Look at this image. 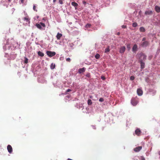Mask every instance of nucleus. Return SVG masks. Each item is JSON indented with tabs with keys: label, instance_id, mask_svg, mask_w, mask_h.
Masks as SVG:
<instances>
[{
	"label": "nucleus",
	"instance_id": "14",
	"mask_svg": "<svg viewBox=\"0 0 160 160\" xmlns=\"http://www.w3.org/2000/svg\"><path fill=\"white\" fill-rule=\"evenodd\" d=\"M155 11L158 13L160 12V7L158 6H156L155 7Z\"/></svg>",
	"mask_w": 160,
	"mask_h": 160
},
{
	"label": "nucleus",
	"instance_id": "10",
	"mask_svg": "<svg viewBox=\"0 0 160 160\" xmlns=\"http://www.w3.org/2000/svg\"><path fill=\"white\" fill-rule=\"evenodd\" d=\"M138 50V46L137 45L135 44H134L132 48V51L134 52H136Z\"/></svg>",
	"mask_w": 160,
	"mask_h": 160
},
{
	"label": "nucleus",
	"instance_id": "1",
	"mask_svg": "<svg viewBox=\"0 0 160 160\" xmlns=\"http://www.w3.org/2000/svg\"><path fill=\"white\" fill-rule=\"evenodd\" d=\"M35 26L41 30L43 29L42 27H45L46 26L45 24L42 22H40L39 23H36L35 25Z\"/></svg>",
	"mask_w": 160,
	"mask_h": 160
},
{
	"label": "nucleus",
	"instance_id": "31",
	"mask_svg": "<svg viewBox=\"0 0 160 160\" xmlns=\"http://www.w3.org/2000/svg\"><path fill=\"white\" fill-rule=\"evenodd\" d=\"M91 25L90 24H88L86 25V27L87 28H88L90 27L91 26Z\"/></svg>",
	"mask_w": 160,
	"mask_h": 160
},
{
	"label": "nucleus",
	"instance_id": "32",
	"mask_svg": "<svg viewBox=\"0 0 160 160\" xmlns=\"http://www.w3.org/2000/svg\"><path fill=\"white\" fill-rule=\"evenodd\" d=\"M99 101L100 102H102L104 101V99L102 98H100L99 99Z\"/></svg>",
	"mask_w": 160,
	"mask_h": 160
},
{
	"label": "nucleus",
	"instance_id": "19",
	"mask_svg": "<svg viewBox=\"0 0 160 160\" xmlns=\"http://www.w3.org/2000/svg\"><path fill=\"white\" fill-rule=\"evenodd\" d=\"M139 30L141 32H144L145 31V29L144 27H141L139 28Z\"/></svg>",
	"mask_w": 160,
	"mask_h": 160
},
{
	"label": "nucleus",
	"instance_id": "4",
	"mask_svg": "<svg viewBox=\"0 0 160 160\" xmlns=\"http://www.w3.org/2000/svg\"><path fill=\"white\" fill-rule=\"evenodd\" d=\"M131 103L134 106H136L138 103V101L135 98H132L131 100Z\"/></svg>",
	"mask_w": 160,
	"mask_h": 160
},
{
	"label": "nucleus",
	"instance_id": "7",
	"mask_svg": "<svg viewBox=\"0 0 160 160\" xmlns=\"http://www.w3.org/2000/svg\"><path fill=\"white\" fill-rule=\"evenodd\" d=\"M142 146H138L134 148V151L136 152H138L140 151L142 149Z\"/></svg>",
	"mask_w": 160,
	"mask_h": 160
},
{
	"label": "nucleus",
	"instance_id": "41",
	"mask_svg": "<svg viewBox=\"0 0 160 160\" xmlns=\"http://www.w3.org/2000/svg\"><path fill=\"white\" fill-rule=\"evenodd\" d=\"M82 2H83V4H85L86 3V2L84 1H83Z\"/></svg>",
	"mask_w": 160,
	"mask_h": 160
},
{
	"label": "nucleus",
	"instance_id": "44",
	"mask_svg": "<svg viewBox=\"0 0 160 160\" xmlns=\"http://www.w3.org/2000/svg\"><path fill=\"white\" fill-rule=\"evenodd\" d=\"M56 1V0H53V2H55Z\"/></svg>",
	"mask_w": 160,
	"mask_h": 160
},
{
	"label": "nucleus",
	"instance_id": "28",
	"mask_svg": "<svg viewBox=\"0 0 160 160\" xmlns=\"http://www.w3.org/2000/svg\"><path fill=\"white\" fill-rule=\"evenodd\" d=\"M36 6H35V5H33V9L34 11H36V12H37V10L36 9Z\"/></svg>",
	"mask_w": 160,
	"mask_h": 160
},
{
	"label": "nucleus",
	"instance_id": "20",
	"mask_svg": "<svg viewBox=\"0 0 160 160\" xmlns=\"http://www.w3.org/2000/svg\"><path fill=\"white\" fill-rule=\"evenodd\" d=\"M72 5L74 6V7H77L78 6V3H76L75 2H72Z\"/></svg>",
	"mask_w": 160,
	"mask_h": 160
},
{
	"label": "nucleus",
	"instance_id": "34",
	"mask_svg": "<svg viewBox=\"0 0 160 160\" xmlns=\"http://www.w3.org/2000/svg\"><path fill=\"white\" fill-rule=\"evenodd\" d=\"M86 77H88V78H89V77H90V74L89 73L87 74L86 75Z\"/></svg>",
	"mask_w": 160,
	"mask_h": 160
},
{
	"label": "nucleus",
	"instance_id": "40",
	"mask_svg": "<svg viewBox=\"0 0 160 160\" xmlns=\"http://www.w3.org/2000/svg\"><path fill=\"white\" fill-rule=\"evenodd\" d=\"M146 39V38H143L142 39V41H145Z\"/></svg>",
	"mask_w": 160,
	"mask_h": 160
},
{
	"label": "nucleus",
	"instance_id": "21",
	"mask_svg": "<svg viewBox=\"0 0 160 160\" xmlns=\"http://www.w3.org/2000/svg\"><path fill=\"white\" fill-rule=\"evenodd\" d=\"M55 68V64L53 63H52L51 64L50 68L51 69H52Z\"/></svg>",
	"mask_w": 160,
	"mask_h": 160
},
{
	"label": "nucleus",
	"instance_id": "11",
	"mask_svg": "<svg viewBox=\"0 0 160 160\" xmlns=\"http://www.w3.org/2000/svg\"><path fill=\"white\" fill-rule=\"evenodd\" d=\"M86 70V68H80L78 70V72L80 73H82L85 72Z\"/></svg>",
	"mask_w": 160,
	"mask_h": 160
},
{
	"label": "nucleus",
	"instance_id": "24",
	"mask_svg": "<svg viewBox=\"0 0 160 160\" xmlns=\"http://www.w3.org/2000/svg\"><path fill=\"white\" fill-rule=\"evenodd\" d=\"M100 55L98 54L97 53L95 56V58L96 59H98L100 58Z\"/></svg>",
	"mask_w": 160,
	"mask_h": 160
},
{
	"label": "nucleus",
	"instance_id": "35",
	"mask_svg": "<svg viewBox=\"0 0 160 160\" xmlns=\"http://www.w3.org/2000/svg\"><path fill=\"white\" fill-rule=\"evenodd\" d=\"M122 28H126L127 26H126V25H122Z\"/></svg>",
	"mask_w": 160,
	"mask_h": 160
},
{
	"label": "nucleus",
	"instance_id": "13",
	"mask_svg": "<svg viewBox=\"0 0 160 160\" xmlns=\"http://www.w3.org/2000/svg\"><path fill=\"white\" fill-rule=\"evenodd\" d=\"M149 44V42L147 41L143 42L142 44V46L143 47H146Z\"/></svg>",
	"mask_w": 160,
	"mask_h": 160
},
{
	"label": "nucleus",
	"instance_id": "25",
	"mask_svg": "<svg viewBox=\"0 0 160 160\" xmlns=\"http://www.w3.org/2000/svg\"><path fill=\"white\" fill-rule=\"evenodd\" d=\"M137 23L136 22H134L132 23V26L133 27H136L137 26Z\"/></svg>",
	"mask_w": 160,
	"mask_h": 160
},
{
	"label": "nucleus",
	"instance_id": "37",
	"mask_svg": "<svg viewBox=\"0 0 160 160\" xmlns=\"http://www.w3.org/2000/svg\"><path fill=\"white\" fill-rule=\"evenodd\" d=\"M92 128H93V129H96V126H95V125H92Z\"/></svg>",
	"mask_w": 160,
	"mask_h": 160
},
{
	"label": "nucleus",
	"instance_id": "18",
	"mask_svg": "<svg viewBox=\"0 0 160 160\" xmlns=\"http://www.w3.org/2000/svg\"><path fill=\"white\" fill-rule=\"evenodd\" d=\"M38 55L41 57H43L44 56V54L40 51L38 52Z\"/></svg>",
	"mask_w": 160,
	"mask_h": 160
},
{
	"label": "nucleus",
	"instance_id": "9",
	"mask_svg": "<svg viewBox=\"0 0 160 160\" xmlns=\"http://www.w3.org/2000/svg\"><path fill=\"white\" fill-rule=\"evenodd\" d=\"M126 49L125 46H122L121 47L120 49L119 52L121 53H123L124 52Z\"/></svg>",
	"mask_w": 160,
	"mask_h": 160
},
{
	"label": "nucleus",
	"instance_id": "33",
	"mask_svg": "<svg viewBox=\"0 0 160 160\" xmlns=\"http://www.w3.org/2000/svg\"><path fill=\"white\" fill-rule=\"evenodd\" d=\"M66 60L67 62H70L71 61V59L70 58H68L66 59Z\"/></svg>",
	"mask_w": 160,
	"mask_h": 160
},
{
	"label": "nucleus",
	"instance_id": "38",
	"mask_svg": "<svg viewBox=\"0 0 160 160\" xmlns=\"http://www.w3.org/2000/svg\"><path fill=\"white\" fill-rule=\"evenodd\" d=\"M141 160H145V158L143 157H141Z\"/></svg>",
	"mask_w": 160,
	"mask_h": 160
},
{
	"label": "nucleus",
	"instance_id": "39",
	"mask_svg": "<svg viewBox=\"0 0 160 160\" xmlns=\"http://www.w3.org/2000/svg\"><path fill=\"white\" fill-rule=\"evenodd\" d=\"M71 91V90L70 89H68L67 90V92H69Z\"/></svg>",
	"mask_w": 160,
	"mask_h": 160
},
{
	"label": "nucleus",
	"instance_id": "22",
	"mask_svg": "<svg viewBox=\"0 0 160 160\" xmlns=\"http://www.w3.org/2000/svg\"><path fill=\"white\" fill-rule=\"evenodd\" d=\"M88 105H91L92 104V102L90 99H89L88 101Z\"/></svg>",
	"mask_w": 160,
	"mask_h": 160
},
{
	"label": "nucleus",
	"instance_id": "3",
	"mask_svg": "<svg viewBox=\"0 0 160 160\" xmlns=\"http://www.w3.org/2000/svg\"><path fill=\"white\" fill-rule=\"evenodd\" d=\"M140 57L139 58V61L140 60H142L143 61V60H144L146 59V55L143 53H141L140 54Z\"/></svg>",
	"mask_w": 160,
	"mask_h": 160
},
{
	"label": "nucleus",
	"instance_id": "16",
	"mask_svg": "<svg viewBox=\"0 0 160 160\" xmlns=\"http://www.w3.org/2000/svg\"><path fill=\"white\" fill-rule=\"evenodd\" d=\"M141 64V67L142 69H143L144 68L145 63L142 60H140L139 61Z\"/></svg>",
	"mask_w": 160,
	"mask_h": 160
},
{
	"label": "nucleus",
	"instance_id": "29",
	"mask_svg": "<svg viewBox=\"0 0 160 160\" xmlns=\"http://www.w3.org/2000/svg\"><path fill=\"white\" fill-rule=\"evenodd\" d=\"M135 79V78L133 76H131L130 77V79L131 80H133L134 79Z\"/></svg>",
	"mask_w": 160,
	"mask_h": 160
},
{
	"label": "nucleus",
	"instance_id": "5",
	"mask_svg": "<svg viewBox=\"0 0 160 160\" xmlns=\"http://www.w3.org/2000/svg\"><path fill=\"white\" fill-rule=\"evenodd\" d=\"M135 132L137 136H139L141 134V132L139 128H137L135 130Z\"/></svg>",
	"mask_w": 160,
	"mask_h": 160
},
{
	"label": "nucleus",
	"instance_id": "43",
	"mask_svg": "<svg viewBox=\"0 0 160 160\" xmlns=\"http://www.w3.org/2000/svg\"><path fill=\"white\" fill-rule=\"evenodd\" d=\"M120 32H118L117 33V35H120Z\"/></svg>",
	"mask_w": 160,
	"mask_h": 160
},
{
	"label": "nucleus",
	"instance_id": "23",
	"mask_svg": "<svg viewBox=\"0 0 160 160\" xmlns=\"http://www.w3.org/2000/svg\"><path fill=\"white\" fill-rule=\"evenodd\" d=\"M109 51H110V49L109 48V47H108L107 48H106L105 49V52L107 53V52H109Z\"/></svg>",
	"mask_w": 160,
	"mask_h": 160
},
{
	"label": "nucleus",
	"instance_id": "26",
	"mask_svg": "<svg viewBox=\"0 0 160 160\" xmlns=\"http://www.w3.org/2000/svg\"><path fill=\"white\" fill-rule=\"evenodd\" d=\"M127 48L128 49V50L129 51L131 49L130 45V44H128L127 45Z\"/></svg>",
	"mask_w": 160,
	"mask_h": 160
},
{
	"label": "nucleus",
	"instance_id": "12",
	"mask_svg": "<svg viewBox=\"0 0 160 160\" xmlns=\"http://www.w3.org/2000/svg\"><path fill=\"white\" fill-rule=\"evenodd\" d=\"M152 13V11H147L145 12V14L146 15H151Z\"/></svg>",
	"mask_w": 160,
	"mask_h": 160
},
{
	"label": "nucleus",
	"instance_id": "45",
	"mask_svg": "<svg viewBox=\"0 0 160 160\" xmlns=\"http://www.w3.org/2000/svg\"><path fill=\"white\" fill-rule=\"evenodd\" d=\"M159 154L160 155V151L159 152Z\"/></svg>",
	"mask_w": 160,
	"mask_h": 160
},
{
	"label": "nucleus",
	"instance_id": "15",
	"mask_svg": "<svg viewBox=\"0 0 160 160\" xmlns=\"http://www.w3.org/2000/svg\"><path fill=\"white\" fill-rule=\"evenodd\" d=\"M62 36V34L58 32L56 36L57 39L58 40L60 39L61 38Z\"/></svg>",
	"mask_w": 160,
	"mask_h": 160
},
{
	"label": "nucleus",
	"instance_id": "8",
	"mask_svg": "<svg viewBox=\"0 0 160 160\" xmlns=\"http://www.w3.org/2000/svg\"><path fill=\"white\" fill-rule=\"evenodd\" d=\"M137 93L139 96H141L142 94L143 91L141 89L138 88L137 90Z\"/></svg>",
	"mask_w": 160,
	"mask_h": 160
},
{
	"label": "nucleus",
	"instance_id": "42",
	"mask_svg": "<svg viewBox=\"0 0 160 160\" xmlns=\"http://www.w3.org/2000/svg\"><path fill=\"white\" fill-rule=\"evenodd\" d=\"M21 2L22 3H23L24 2V0H21Z\"/></svg>",
	"mask_w": 160,
	"mask_h": 160
},
{
	"label": "nucleus",
	"instance_id": "36",
	"mask_svg": "<svg viewBox=\"0 0 160 160\" xmlns=\"http://www.w3.org/2000/svg\"><path fill=\"white\" fill-rule=\"evenodd\" d=\"M101 78L103 80H105V78L104 76H102Z\"/></svg>",
	"mask_w": 160,
	"mask_h": 160
},
{
	"label": "nucleus",
	"instance_id": "6",
	"mask_svg": "<svg viewBox=\"0 0 160 160\" xmlns=\"http://www.w3.org/2000/svg\"><path fill=\"white\" fill-rule=\"evenodd\" d=\"M7 149L8 150V152L10 153H12V146L10 145H8Z\"/></svg>",
	"mask_w": 160,
	"mask_h": 160
},
{
	"label": "nucleus",
	"instance_id": "27",
	"mask_svg": "<svg viewBox=\"0 0 160 160\" xmlns=\"http://www.w3.org/2000/svg\"><path fill=\"white\" fill-rule=\"evenodd\" d=\"M28 59L27 58H25V60H24V62L25 63L27 64L28 63Z\"/></svg>",
	"mask_w": 160,
	"mask_h": 160
},
{
	"label": "nucleus",
	"instance_id": "2",
	"mask_svg": "<svg viewBox=\"0 0 160 160\" xmlns=\"http://www.w3.org/2000/svg\"><path fill=\"white\" fill-rule=\"evenodd\" d=\"M46 53L48 56L50 57L53 56L56 54V53L55 52H52L48 51L46 52Z\"/></svg>",
	"mask_w": 160,
	"mask_h": 160
},
{
	"label": "nucleus",
	"instance_id": "30",
	"mask_svg": "<svg viewBox=\"0 0 160 160\" xmlns=\"http://www.w3.org/2000/svg\"><path fill=\"white\" fill-rule=\"evenodd\" d=\"M63 0H59V3H60V4H63Z\"/></svg>",
	"mask_w": 160,
	"mask_h": 160
},
{
	"label": "nucleus",
	"instance_id": "17",
	"mask_svg": "<svg viewBox=\"0 0 160 160\" xmlns=\"http://www.w3.org/2000/svg\"><path fill=\"white\" fill-rule=\"evenodd\" d=\"M23 20L26 21L27 22H29L30 19L29 18L28 16H27L23 18Z\"/></svg>",
	"mask_w": 160,
	"mask_h": 160
}]
</instances>
